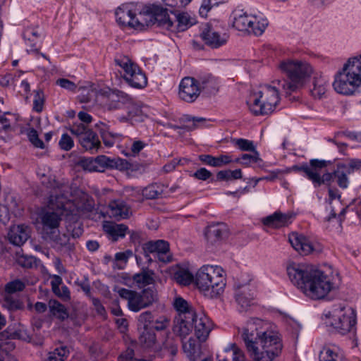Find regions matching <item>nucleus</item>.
I'll return each mask as SVG.
<instances>
[{"label": "nucleus", "mask_w": 361, "mask_h": 361, "mask_svg": "<svg viewBox=\"0 0 361 361\" xmlns=\"http://www.w3.org/2000/svg\"><path fill=\"white\" fill-rule=\"evenodd\" d=\"M164 351L170 355H175L178 351V344L174 337L170 333H164L161 338L157 340L155 345L154 352L159 353Z\"/></svg>", "instance_id": "nucleus-24"}, {"label": "nucleus", "mask_w": 361, "mask_h": 361, "mask_svg": "<svg viewBox=\"0 0 361 361\" xmlns=\"http://www.w3.org/2000/svg\"><path fill=\"white\" fill-rule=\"evenodd\" d=\"M137 11H138L137 4H123L118 7L115 12L116 21L122 26L131 27L133 15L136 14Z\"/></svg>", "instance_id": "nucleus-20"}, {"label": "nucleus", "mask_w": 361, "mask_h": 361, "mask_svg": "<svg viewBox=\"0 0 361 361\" xmlns=\"http://www.w3.org/2000/svg\"><path fill=\"white\" fill-rule=\"evenodd\" d=\"M115 63L123 71V78L132 87L142 89L146 87L147 79L145 74L129 57L117 56Z\"/></svg>", "instance_id": "nucleus-10"}, {"label": "nucleus", "mask_w": 361, "mask_h": 361, "mask_svg": "<svg viewBox=\"0 0 361 361\" xmlns=\"http://www.w3.org/2000/svg\"><path fill=\"white\" fill-rule=\"evenodd\" d=\"M333 87L336 92L351 95L361 87V55L349 59L335 75Z\"/></svg>", "instance_id": "nucleus-4"}, {"label": "nucleus", "mask_w": 361, "mask_h": 361, "mask_svg": "<svg viewBox=\"0 0 361 361\" xmlns=\"http://www.w3.org/2000/svg\"><path fill=\"white\" fill-rule=\"evenodd\" d=\"M348 172L345 169H341V164L338 166L337 170L334 171V176L337 180L338 186L341 188H347L349 180L347 176Z\"/></svg>", "instance_id": "nucleus-54"}, {"label": "nucleus", "mask_w": 361, "mask_h": 361, "mask_svg": "<svg viewBox=\"0 0 361 361\" xmlns=\"http://www.w3.org/2000/svg\"><path fill=\"white\" fill-rule=\"evenodd\" d=\"M154 322V317L151 312L141 313L137 318L138 329H152L150 325Z\"/></svg>", "instance_id": "nucleus-53"}, {"label": "nucleus", "mask_w": 361, "mask_h": 361, "mask_svg": "<svg viewBox=\"0 0 361 361\" xmlns=\"http://www.w3.org/2000/svg\"><path fill=\"white\" fill-rule=\"evenodd\" d=\"M142 250L144 257L147 263L152 261L149 254H152L154 259L164 263L171 261L172 257L169 252V245L166 241L158 240L147 242L142 245Z\"/></svg>", "instance_id": "nucleus-11"}, {"label": "nucleus", "mask_w": 361, "mask_h": 361, "mask_svg": "<svg viewBox=\"0 0 361 361\" xmlns=\"http://www.w3.org/2000/svg\"><path fill=\"white\" fill-rule=\"evenodd\" d=\"M69 350L66 347L61 346L56 348L53 352H50L45 361H64L68 357Z\"/></svg>", "instance_id": "nucleus-51"}, {"label": "nucleus", "mask_w": 361, "mask_h": 361, "mask_svg": "<svg viewBox=\"0 0 361 361\" xmlns=\"http://www.w3.org/2000/svg\"><path fill=\"white\" fill-rule=\"evenodd\" d=\"M49 310L51 315L61 320H64L68 317V314L64 305L56 300L50 302Z\"/></svg>", "instance_id": "nucleus-44"}, {"label": "nucleus", "mask_w": 361, "mask_h": 361, "mask_svg": "<svg viewBox=\"0 0 361 361\" xmlns=\"http://www.w3.org/2000/svg\"><path fill=\"white\" fill-rule=\"evenodd\" d=\"M250 23L249 24V31L247 35L255 36L262 35L269 25L268 19L262 15H255L252 13Z\"/></svg>", "instance_id": "nucleus-32"}, {"label": "nucleus", "mask_w": 361, "mask_h": 361, "mask_svg": "<svg viewBox=\"0 0 361 361\" xmlns=\"http://www.w3.org/2000/svg\"><path fill=\"white\" fill-rule=\"evenodd\" d=\"M204 44L212 49H217L225 45L229 38L228 33L219 29L212 23L204 25L200 33Z\"/></svg>", "instance_id": "nucleus-12"}, {"label": "nucleus", "mask_w": 361, "mask_h": 361, "mask_svg": "<svg viewBox=\"0 0 361 361\" xmlns=\"http://www.w3.org/2000/svg\"><path fill=\"white\" fill-rule=\"evenodd\" d=\"M314 166H312L310 163V165H307V164H302L301 166H293L291 168L287 169L285 171H283V173H290L292 171H302L305 173L307 178L310 179H314V180L316 179L315 178V173H313Z\"/></svg>", "instance_id": "nucleus-48"}, {"label": "nucleus", "mask_w": 361, "mask_h": 361, "mask_svg": "<svg viewBox=\"0 0 361 361\" xmlns=\"http://www.w3.org/2000/svg\"><path fill=\"white\" fill-rule=\"evenodd\" d=\"M279 101L278 87L264 85L250 95L247 104L254 115H268L274 111Z\"/></svg>", "instance_id": "nucleus-7"}, {"label": "nucleus", "mask_w": 361, "mask_h": 361, "mask_svg": "<svg viewBox=\"0 0 361 361\" xmlns=\"http://www.w3.org/2000/svg\"><path fill=\"white\" fill-rule=\"evenodd\" d=\"M243 176L242 171L240 169L224 170L220 171L216 174V178L219 180L229 181L232 180L240 179Z\"/></svg>", "instance_id": "nucleus-47"}, {"label": "nucleus", "mask_w": 361, "mask_h": 361, "mask_svg": "<svg viewBox=\"0 0 361 361\" xmlns=\"http://www.w3.org/2000/svg\"><path fill=\"white\" fill-rule=\"evenodd\" d=\"M173 305L176 310L178 312V314L195 312L192 308L189 307L187 301L182 298H176Z\"/></svg>", "instance_id": "nucleus-57"}, {"label": "nucleus", "mask_w": 361, "mask_h": 361, "mask_svg": "<svg viewBox=\"0 0 361 361\" xmlns=\"http://www.w3.org/2000/svg\"><path fill=\"white\" fill-rule=\"evenodd\" d=\"M201 87L198 81L192 77L183 78L179 85L178 96L186 102H194L200 96Z\"/></svg>", "instance_id": "nucleus-14"}, {"label": "nucleus", "mask_w": 361, "mask_h": 361, "mask_svg": "<svg viewBox=\"0 0 361 361\" xmlns=\"http://www.w3.org/2000/svg\"><path fill=\"white\" fill-rule=\"evenodd\" d=\"M252 154H243L240 158L234 160L235 162L240 163L243 166H249L255 162H262V159L259 157L258 152L252 151Z\"/></svg>", "instance_id": "nucleus-49"}, {"label": "nucleus", "mask_w": 361, "mask_h": 361, "mask_svg": "<svg viewBox=\"0 0 361 361\" xmlns=\"http://www.w3.org/2000/svg\"><path fill=\"white\" fill-rule=\"evenodd\" d=\"M195 18L188 12H179L173 14L171 32H183L195 24Z\"/></svg>", "instance_id": "nucleus-21"}, {"label": "nucleus", "mask_w": 361, "mask_h": 361, "mask_svg": "<svg viewBox=\"0 0 361 361\" xmlns=\"http://www.w3.org/2000/svg\"><path fill=\"white\" fill-rule=\"evenodd\" d=\"M287 273L290 281L313 300L324 298L335 288L330 277L312 264H290Z\"/></svg>", "instance_id": "nucleus-1"}, {"label": "nucleus", "mask_w": 361, "mask_h": 361, "mask_svg": "<svg viewBox=\"0 0 361 361\" xmlns=\"http://www.w3.org/2000/svg\"><path fill=\"white\" fill-rule=\"evenodd\" d=\"M103 229L114 241H116L126 236L128 228L123 224H118L111 221H104Z\"/></svg>", "instance_id": "nucleus-29"}, {"label": "nucleus", "mask_w": 361, "mask_h": 361, "mask_svg": "<svg viewBox=\"0 0 361 361\" xmlns=\"http://www.w3.org/2000/svg\"><path fill=\"white\" fill-rule=\"evenodd\" d=\"M50 238L53 240L54 246L58 248L65 247L70 250L73 247V243L70 242V238L66 233L56 235L55 232H53Z\"/></svg>", "instance_id": "nucleus-43"}, {"label": "nucleus", "mask_w": 361, "mask_h": 361, "mask_svg": "<svg viewBox=\"0 0 361 361\" xmlns=\"http://www.w3.org/2000/svg\"><path fill=\"white\" fill-rule=\"evenodd\" d=\"M235 300L240 306V311H246L252 305L253 292L247 284L238 283L235 284Z\"/></svg>", "instance_id": "nucleus-19"}, {"label": "nucleus", "mask_w": 361, "mask_h": 361, "mask_svg": "<svg viewBox=\"0 0 361 361\" xmlns=\"http://www.w3.org/2000/svg\"><path fill=\"white\" fill-rule=\"evenodd\" d=\"M67 235L69 238L71 236L73 238H79L83 233V230L80 224L75 222L70 224L66 226Z\"/></svg>", "instance_id": "nucleus-60"}, {"label": "nucleus", "mask_w": 361, "mask_h": 361, "mask_svg": "<svg viewBox=\"0 0 361 361\" xmlns=\"http://www.w3.org/2000/svg\"><path fill=\"white\" fill-rule=\"evenodd\" d=\"M267 324L264 322V325L261 329L258 326V330H254L255 336L257 339H254L255 342H258V345L262 349L279 350L280 353L281 350V344L278 334L271 331L265 329Z\"/></svg>", "instance_id": "nucleus-13"}, {"label": "nucleus", "mask_w": 361, "mask_h": 361, "mask_svg": "<svg viewBox=\"0 0 361 361\" xmlns=\"http://www.w3.org/2000/svg\"><path fill=\"white\" fill-rule=\"evenodd\" d=\"M235 145L243 151H255V147L253 142L246 139H237L235 140Z\"/></svg>", "instance_id": "nucleus-64"}, {"label": "nucleus", "mask_w": 361, "mask_h": 361, "mask_svg": "<svg viewBox=\"0 0 361 361\" xmlns=\"http://www.w3.org/2000/svg\"><path fill=\"white\" fill-rule=\"evenodd\" d=\"M197 81L201 89L214 90L217 84L216 79L210 75L202 77Z\"/></svg>", "instance_id": "nucleus-56"}, {"label": "nucleus", "mask_w": 361, "mask_h": 361, "mask_svg": "<svg viewBox=\"0 0 361 361\" xmlns=\"http://www.w3.org/2000/svg\"><path fill=\"white\" fill-rule=\"evenodd\" d=\"M23 37L26 45L30 48L28 51L37 52L44 37V33L39 26L30 25L24 29Z\"/></svg>", "instance_id": "nucleus-17"}, {"label": "nucleus", "mask_w": 361, "mask_h": 361, "mask_svg": "<svg viewBox=\"0 0 361 361\" xmlns=\"http://www.w3.org/2000/svg\"><path fill=\"white\" fill-rule=\"evenodd\" d=\"M96 128L99 130L103 142L108 147H112L118 137V134H114L109 130L107 126L104 123H97Z\"/></svg>", "instance_id": "nucleus-38"}, {"label": "nucleus", "mask_w": 361, "mask_h": 361, "mask_svg": "<svg viewBox=\"0 0 361 361\" xmlns=\"http://www.w3.org/2000/svg\"><path fill=\"white\" fill-rule=\"evenodd\" d=\"M320 361H345V359L339 348L328 346L321 351Z\"/></svg>", "instance_id": "nucleus-34"}, {"label": "nucleus", "mask_w": 361, "mask_h": 361, "mask_svg": "<svg viewBox=\"0 0 361 361\" xmlns=\"http://www.w3.org/2000/svg\"><path fill=\"white\" fill-rule=\"evenodd\" d=\"M25 283L20 280H14L8 283L5 287V290L8 293H14L21 291L25 288Z\"/></svg>", "instance_id": "nucleus-61"}, {"label": "nucleus", "mask_w": 361, "mask_h": 361, "mask_svg": "<svg viewBox=\"0 0 361 361\" xmlns=\"http://www.w3.org/2000/svg\"><path fill=\"white\" fill-rule=\"evenodd\" d=\"M322 319L326 326L334 328L341 334L345 335L355 331V312L353 309L342 303L334 304L325 309Z\"/></svg>", "instance_id": "nucleus-5"}, {"label": "nucleus", "mask_w": 361, "mask_h": 361, "mask_svg": "<svg viewBox=\"0 0 361 361\" xmlns=\"http://www.w3.org/2000/svg\"><path fill=\"white\" fill-rule=\"evenodd\" d=\"M111 99H112L113 102H116V103L114 104H109L108 109L110 110L120 108L121 103H132L131 97L129 96L128 94L119 90L114 91L112 94L111 95Z\"/></svg>", "instance_id": "nucleus-41"}, {"label": "nucleus", "mask_w": 361, "mask_h": 361, "mask_svg": "<svg viewBox=\"0 0 361 361\" xmlns=\"http://www.w3.org/2000/svg\"><path fill=\"white\" fill-rule=\"evenodd\" d=\"M15 348L12 341H6L0 343V361H16L14 357L10 355Z\"/></svg>", "instance_id": "nucleus-46"}, {"label": "nucleus", "mask_w": 361, "mask_h": 361, "mask_svg": "<svg viewBox=\"0 0 361 361\" xmlns=\"http://www.w3.org/2000/svg\"><path fill=\"white\" fill-rule=\"evenodd\" d=\"M133 255L132 250H127L124 252H117L114 258V267L119 269H123L130 257Z\"/></svg>", "instance_id": "nucleus-52"}, {"label": "nucleus", "mask_w": 361, "mask_h": 361, "mask_svg": "<svg viewBox=\"0 0 361 361\" xmlns=\"http://www.w3.org/2000/svg\"><path fill=\"white\" fill-rule=\"evenodd\" d=\"M145 116L142 107L138 104L131 103L128 107V119L132 122H138L143 121Z\"/></svg>", "instance_id": "nucleus-45"}, {"label": "nucleus", "mask_w": 361, "mask_h": 361, "mask_svg": "<svg viewBox=\"0 0 361 361\" xmlns=\"http://www.w3.org/2000/svg\"><path fill=\"white\" fill-rule=\"evenodd\" d=\"M78 141L83 149L91 153L97 152L101 147V142L92 130L87 131Z\"/></svg>", "instance_id": "nucleus-30"}, {"label": "nucleus", "mask_w": 361, "mask_h": 361, "mask_svg": "<svg viewBox=\"0 0 361 361\" xmlns=\"http://www.w3.org/2000/svg\"><path fill=\"white\" fill-rule=\"evenodd\" d=\"M224 271L221 267L204 265L197 272L195 283L207 295L215 298L221 295L226 286Z\"/></svg>", "instance_id": "nucleus-6"}, {"label": "nucleus", "mask_w": 361, "mask_h": 361, "mask_svg": "<svg viewBox=\"0 0 361 361\" xmlns=\"http://www.w3.org/2000/svg\"><path fill=\"white\" fill-rule=\"evenodd\" d=\"M46 185L47 188L53 189L49 197V207L56 211L44 212L41 216L42 223L44 228L56 229L65 212L67 214H76L83 209V205L75 200L69 199L71 188L68 184L60 183L50 178Z\"/></svg>", "instance_id": "nucleus-2"}, {"label": "nucleus", "mask_w": 361, "mask_h": 361, "mask_svg": "<svg viewBox=\"0 0 361 361\" xmlns=\"http://www.w3.org/2000/svg\"><path fill=\"white\" fill-rule=\"evenodd\" d=\"M288 240L292 247L302 255H308L320 251L317 243L312 242L303 235L293 233L289 235Z\"/></svg>", "instance_id": "nucleus-15"}, {"label": "nucleus", "mask_w": 361, "mask_h": 361, "mask_svg": "<svg viewBox=\"0 0 361 361\" xmlns=\"http://www.w3.org/2000/svg\"><path fill=\"white\" fill-rule=\"evenodd\" d=\"M252 19V13L243 10L235 11L233 13V27L240 32L247 34Z\"/></svg>", "instance_id": "nucleus-27"}, {"label": "nucleus", "mask_w": 361, "mask_h": 361, "mask_svg": "<svg viewBox=\"0 0 361 361\" xmlns=\"http://www.w3.org/2000/svg\"><path fill=\"white\" fill-rule=\"evenodd\" d=\"M111 160L104 155H100L94 159L86 161L84 166L86 169L90 171H99L97 164L101 166H108L111 165Z\"/></svg>", "instance_id": "nucleus-40"}, {"label": "nucleus", "mask_w": 361, "mask_h": 361, "mask_svg": "<svg viewBox=\"0 0 361 361\" xmlns=\"http://www.w3.org/2000/svg\"><path fill=\"white\" fill-rule=\"evenodd\" d=\"M293 216L290 214L282 213L276 211L274 214L262 219V223L271 228H280L288 226L290 223Z\"/></svg>", "instance_id": "nucleus-22"}, {"label": "nucleus", "mask_w": 361, "mask_h": 361, "mask_svg": "<svg viewBox=\"0 0 361 361\" xmlns=\"http://www.w3.org/2000/svg\"><path fill=\"white\" fill-rule=\"evenodd\" d=\"M137 9L138 11L133 15L131 27L141 29L152 24L151 6L142 7L140 5H137Z\"/></svg>", "instance_id": "nucleus-25"}, {"label": "nucleus", "mask_w": 361, "mask_h": 361, "mask_svg": "<svg viewBox=\"0 0 361 361\" xmlns=\"http://www.w3.org/2000/svg\"><path fill=\"white\" fill-rule=\"evenodd\" d=\"M225 350L232 351L233 361H245L243 352L235 343L231 344Z\"/></svg>", "instance_id": "nucleus-63"}, {"label": "nucleus", "mask_w": 361, "mask_h": 361, "mask_svg": "<svg viewBox=\"0 0 361 361\" xmlns=\"http://www.w3.org/2000/svg\"><path fill=\"white\" fill-rule=\"evenodd\" d=\"M59 145L61 149L69 151L73 147L74 142L69 135L64 133L61 135Z\"/></svg>", "instance_id": "nucleus-62"}, {"label": "nucleus", "mask_w": 361, "mask_h": 361, "mask_svg": "<svg viewBox=\"0 0 361 361\" xmlns=\"http://www.w3.org/2000/svg\"><path fill=\"white\" fill-rule=\"evenodd\" d=\"M28 238L27 228L23 225H14L10 228L8 233V240L16 246L23 245Z\"/></svg>", "instance_id": "nucleus-28"}, {"label": "nucleus", "mask_w": 361, "mask_h": 361, "mask_svg": "<svg viewBox=\"0 0 361 361\" xmlns=\"http://www.w3.org/2000/svg\"><path fill=\"white\" fill-rule=\"evenodd\" d=\"M152 24L157 23L159 26H161L169 30H171L173 24V18L168 13L166 9L161 7L153 6L151 7Z\"/></svg>", "instance_id": "nucleus-26"}, {"label": "nucleus", "mask_w": 361, "mask_h": 361, "mask_svg": "<svg viewBox=\"0 0 361 361\" xmlns=\"http://www.w3.org/2000/svg\"><path fill=\"white\" fill-rule=\"evenodd\" d=\"M264 321L258 318L251 319L243 329L242 338L255 361H273L279 355V350L259 349L258 342L254 341L257 339L254 330H258V326L262 329Z\"/></svg>", "instance_id": "nucleus-8"}, {"label": "nucleus", "mask_w": 361, "mask_h": 361, "mask_svg": "<svg viewBox=\"0 0 361 361\" xmlns=\"http://www.w3.org/2000/svg\"><path fill=\"white\" fill-rule=\"evenodd\" d=\"M107 213L110 217L117 220L127 219L131 214L130 207L121 200L111 201L109 204Z\"/></svg>", "instance_id": "nucleus-23"}, {"label": "nucleus", "mask_w": 361, "mask_h": 361, "mask_svg": "<svg viewBox=\"0 0 361 361\" xmlns=\"http://www.w3.org/2000/svg\"><path fill=\"white\" fill-rule=\"evenodd\" d=\"M90 129L88 128L86 125L81 123H74L70 127L71 133L75 135L79 140L82 136H83L87 131Z\"/></svg>", "instance_id": "nucleus-58"}, {"label": "nucleus", "mask_w": 361, "mask_h": 361, "mask_svg": "<svg viewBox=\"0 0 361 361\" xmlns=\"http://www.w3.org/2000/svg\"><path fill=\"white\" fill-rule=\"evenodd\" d=\"M310 164L312 166H314L313 173H315L316 179L314 180V179L310 180L312 182L315 188L329 182L331 179L332 175L329 173H324L321 176V170L326 166L325 161L312 159L310 160Z\"/></svg>", "instance_id": "nucleus-31"}, {"label": "nucleus", "mask_w": 361, "mask_h": 361, "mask_svg": "<svg viewBox=\"0 0 361 361\" xmlns=\"http://www.w3.org/2000/svg\"><path fill=\"white\" fill-rule=\"evenodd\" d=\"M180 121L183 123L180 128L191 131L204 126L207 119L203 117H193L190 115H184L180 118Z\"/></svg>", "instance_id": "nucleus-36"}, {"label": "nucleus", "mask_w": 361, "mask_h": 361, "mask_svg": "<svg viewBox=\"0 0 361 361\" xmlns=\"http://www.w3.org/2000/svg\"><path fill=\"white\" fill-rule=\"evenodd\" d=\"M195 334L200 342L205 341L212 329H213V323L211 319L204 313L197 314L193 323Z\"/></svg>", "instance_id": "nucleus-18"}, {"label": "nucleus", "mask_w": 361, "mask_h": 361, "mask_svg": "<svg viewBox=\"0 0 361 361\" xmlns=\"http://www.w3.org/2000/svg\"><path fill=\"white\" fill-rule=\"evenodd\" d=\"M174 279L177 283L186 286L192 283L193 276L188 270L180 269L174 274Z\"/></svg>", "instance_id": "nucleus-50"}, {"label": "nucleus", "mask_w": 361, "mask_h": 361, "mask_svg": "<svg viewBox=\"0 0 361 361\" xmlns=\"http://www.w3.org/2000/svg\"><path fill=\"white\" fill-rule=\"evenodd\" d=\"M227 235L226 226L224 224L212 225L209 226L206 236L212 243L222 240Z\"/></svg>", "instance_id": "nucleus-37"}, {"label": "nucleus", "mask_w": 361, "mask_h": 361, "mask_svg": "<svg viewBox=\"0 0 361 361\" xmlns=\"http://www.w3.org/2000/svg\"><path fill=\"white\" fill-rule=\"evenodd\" d=\"M195 312L178 314L174 320L173 331L182 339L188 336L193 329Z\"/></svg>", "instance_id": "nucleus-16"}, {"label": "nucleus", "mask_w": 361, "mask_h": 361, "mask_svg": "<svg viewBox=\"0 0 361 361\" xmlns=\"http://www.w3.org/2000/svg\"><path fill=\"white\" fill-rule=\"evenodd\" d=\"M118 294L128 301L129 310L135 312L151 306L157 300V292L152 288H145L141 292L122 288L118 290Z\"/></svg>", "instance_id": "nucleus-9"}, {"label": "nucleus", "mask_w": 361, "mask_h": 361, "mask_svg": "<svg viewBox=\"0 0 361 361\" xmlns=\"http://www.w3.org/2000/svg\"><path fill=\"white\" fill-rule=\"evenodd\" d=\"M163 192V185L154 183L149 185L148 186L143 188L142 194L145 199L152 200L161 197Z\"/></svg>", "instance_id": "nucleus-42"}, {"label": "nucleus", "mask_w": 361, "mask_h": 361, "mask_svg": "<svg viewBox=\"0 0 361 361\" xmlns=\"http://www.w3.org/2000/svg\"><path fill=\"white\" fill-rule=\"evenodd\" d=\"M277 68L281 73L285 75L289 80L288 82L276 81L278 85L287 93L295 91L301 86L313 71L311 66L306 61L292 59L281 61Z\"/></svg>", "instance_id": "nucleus-3"}, {"label": "nucleus", "mask_w": 361, "mask_h": 361, "mask_svg": "<svg viewBox=\"0 0 361 361\" xmlns=\"http://www.w3.org/2000/svg\"><path fill=\"white\" fill-rule=\"evenodd\" d=\"M341 169H345L348 174L361 171V159H350L345 164H341Z\"/></svg>", "instance_id": "nucleus-55"}, {"label": "nucleus", "mask_w": 361, "mask_h": 361, "mask_svg": "<svg viewBox=\"0 0 361 361\" xmlns=\"http://www.w3.org/2000/svg\"><path fill=\"white\" fill-rule=\"evenodd\" d=\"M140 335L138 337L139 343L144 348L155 350L157 343V336L152 329H138Z\"/></svg>", "instance_id": "nucleus-33"}, {"label": "nucleus", "mask_w": 361, "mask_h": 361, "mask_svg": "<svg viewBox=\"0 0 361 361\" xmlns=\"http://www.w3.org/2000/svg\"><path fill=\"white\" fill-rule=\"evenodd\" d=\"M154 272L147 269L142 268L140 273L136 274L133 276V281L138 286H147L154 283Z\"/></svg>", "instance_id": "nucleus-39"}, {"label": "nucleus", "mask_w": 361, "mask_h": 361, "mask_svg": "<svg viewBox=\"0 0 361 361\" xmlns=\"http://www.w3.org/2000/svg\"><path fill=\"white\" fill-rule=\"evenodd\" d=\"M313 87L311 90L312 96L315 98H321L326 92L328 80L322 75H315L313 78Z\"/></svg>", "instance_id": "nucleus-35"}, {"label": "nucleus", "mask_w": 361, "mask_h": 361, "mask_svg": "<svg viewBox=\"0 0 361 361\" xmlns=\"http://www.w3.org/2000/svg\"><path fill=\"white\" fill-rule=\"evenodd\" d=\"M183 348L189 356H193L197 353L199 345L194 338H190L187 342L183 343Z\"/></svg>", "instance_id": "nucleus-59"}]
</instances>
